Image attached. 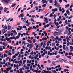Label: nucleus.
Wrapping results in <instances>:
<instances>
[{
	"instance_id": "nucleus-3",
	"label": "nucleus",
	"mask_w": 73,
	"mask_h": 73,
	"mask_svg": "<svg viewBox=\"0 0 73 73\" xmlns=\"http://www.w3.org/2000/svg\"><path fill=\"white\" fill-rule=\"evenodd\" d=\"M58 11V9L56 8L55 9H53L52 10V12H57Z\"/></svg>"
},
{
	"instance_id": "nucleus-16",
	"label": "nucleus",
	"mask_w": 73,
	"mask_h": 73,
	"mask_svg": "<svg viewBox=\"0 0 73 73\" xmlns=\"http://www.w3.org/2000/svg\"><path fill=\"white\" fill-rule=\"evenodd\" d=\"M71 55H72V56H73V53H72V52H69V56H70Z\"/></svg>"
},
{
	"instance_id": "nucleus-56",
	"label": "nucleus",
	"mask_w": 73,
	"mask_h": 73,
	"mask_svg": "<svg viewBox=\"0 0 73 73\" xmlns=\"http://www.w3.org/2000/svg\"><path fill=\"white\" fill-rule=\"evenodd\" d=\"M70 49H73V47L72 46H70Z\"/></svg>"
},
{
	"instance_id": "nucleus-58",
	"label": "nucleus",
	"mask_w": 73,
	"mask_h": 73,
	"mask_svg": "<svg viewBox=\"0 0 73 73\" xmlns=\"http://www.w3.org/2000/svg\"><path fill=\"white\" fill-rule=\"evenodd\" d=\"M48 55H50V52L49 51H48Z\"/></svg>"
},
{
	"instance_id": "nucleus-25",
	"label": "nucleus",
	"mask_w": 73,
	"mask_h": 73,
	"mask_svg": "<svg viewBox=\"0 0 73 73\" xmlns=\"http://www.w3.org/2000/svg\"><path fill=\"white\" fill-rule=\"evenodd\" d=\"M59 11L60 12H61V11H62V10L61 9V7H60L59 8Z\"/></svg>"
},
{
	"instance_id": "nucleus-21",
	"label": "nucleus",
	"mask_w": 73,
	"mask_h": 73,
	"mask_svg": "<svg viewBox=\"0 0 73 73\" xmlns=\"http://www.w3.org/2000/svg\"><path fill=\"white\" fill-rule=\"evenodd\" d=\"M3 9V7H0V10L2 11Z\"/></svg>"
},
{
	"instance_id": "nucleus-29",
	"label": "nucleus",
	"mask_w": 73,
	"mask_h": 73,
	"mask_svg": "<svg viewBox=\"0 0 73 73\" xmlns=\"http://www.w3.org/2000/svg\"><path fill=\"white\" fill-rule=\"evenodd\" d=\"M8 56V55H6V54H4V58H5V57H7Z\"/></svg>"
},
{
	"instance_id": "nucleus-33",
	"label": "nucleus",
	"mask_w": 73,
	"mask_h": 73,
	"mask_svg": "<svg viewBox=\"0 0 73 73\" xmlns=\"http://www.w3.org/2000/svg\"><path fill=\"white\" fill-rule=\"evenodd\" d=\"M9 57H8V56L7 57V58H6V61H7V60H8V59H9Z\"/></svg>"
},
{
	"instance_id": "nucleus-40",
	"label": "nucleus",
	"mask_w": 73,
	"mask_h": 73,
	"mask_svg": "<svg viewBox=\"0 0 73 73\" xmlns=\"http://www.w3.org/2000/svg\"><path fill=\"white\" fill-rule=\"evenodd\" d=\"M69 6H70V5H69V4L66 5V7H69Z\"/></svg>"
},
{
	"instance_id": "nucleus-20",
	"label": "nucleus",
	"mask_w": 73,
	"mask_h": 73,
	"mask_svg": "<svg viewBox=\"0 0 73 73\" xmlns=\"http://www.w3.org/2000/svg\"><path fill=\"white\" fill-rule=\"evenodd\" d=\"M23 21L25 22L26 21V19L25 18H24L23 19Z\"/></svg>"
},
{
	"instance_id": "nucleus-44",
	"label": "nucleus",
	"mask_w": 73,
	"mask_h": 73,
	"mask_svg": "<svg viewBox=\"0 0 73 73\" xmlns=\"http://www.w3.org/2000/svg\"><path fill=\"white\" fill-rule=\"evenodd\" d=\"M24 67H25V69H27V67L25 66H24Z\"/></svg>"
},
{
	"instance_id": "nucleus-30",
	"label": "nucleus",
	"mask_w": 73,
	"mask_h": 73,
	"mask_svg": "<svg viewBox=\"0 0 73 73\" xmlns=\"http://www.w3.org/2000/svg\"><path fill=\"white\" fill-rule=\"evenodd\" d=\"M35 40H36V39H34L33 40V43H35V42H36V41H35Z\"/></svg>"
},
{
	"instance_id": "nucleus-41",
	"label": "nucleus",
	"mask_w": 73,
	"mask_h": 73,
	"mask_svg": "<svg viewBox=\"0 0 73 73\" xmlns=\"http://www.w3.org/2000/svg\"><path fill=\"white\" fill-rule=\"evenodd\" d=\"M21 9V7H20L19 8L18 10V12H19V11H20Z\"/></svg>"
},
{
	"instance_id": "nucleus-34",
	"label": "nucleus",
	"mask_w": 73,
	"mask_h": 73,
	"mask_svg": "<svg viewBox=\"0 0 73 73\" xmlns=\"http://www.w3.org/2000/svg\"><path fill=\"white\" fill-rule=\"evenodd\" d=\"M55 21L54 22V23L55 24V25H56V19L54 20Z\"/></svg>"
},
{
	"instance_id": "nucleus-37",
	"label": "nucleus",
	"mask_w": 73,
	"mask_h": 73,
	"mask_svg": "<svg viewBox=\"0 0 73 73\" xmlns=\"http://www.w3.org/2000/svg\"><path fill=\"white\" fill-rule=\"evenodd\" d=\"M22 70H23V69H22V68H20L19 69V70H20V72H22Z\"/></svg>"
},
{
	"instance_id": "nucleus-61",
	"label": "nucleus",
	"mask_w": 73,
	"mask_h": 73,
	"mask_svg": "<svg viewBox=\"0 0 73 73\" xmlns=\"http://www.w3.org/2000/svg\"><path fill=\"white\" fill-rule=\"evenodd\" d=\"M59 1L60 3H62V0H59Z\"/></svg>"
},
{
	"instance_id": "nucleus-54",
	"label": "nucleus",
	"mask_w": 73,
	"mask_h": 73,
	"mask_svg": "<svg viewBox=\"0 0 73 73\" xmlns=\"http://www.w3.org/2000/svg\"><path fill=\"white\" fill-rule=\"evenodd\" d=\"M23 28H27V27L25 26H23Z\"/></svg>"
},
{
	"instance_id": "nucleus-7",
	"label": "nucleus",
	"mask_w": 73,
	"mask_h": 73,
	"mask_svg": "<svg viewBox=\"0 0 73 73\" xmlns=\"http://www.w3.org/2000/svg\"><path fill=\"white\" fill-rule=\"evenodd\" d=\"M66 12L67 13V14H68V15H70V13L69 12V11H66Z\"/></svg>"
},
{
	"instance_id": "nucleus-24",
	"label": "nucleus",
	"mask_w": 73,
	"mask_h": 73,
	"mask_svg": "<svg viewBox=\"0 0 73 73\" xmlns=\"http://www.w3.org/2000/svg\"><path fill=\"white\" fill-rule=\"evenodd\" d=\"M8 70H11V69H12V67H8Z\"/></svg>"
},
{
	"instance_id": "nucleus-14",
	"label": "nucleus",
	"mask_w": 73,
	"mask_h": 73,
	"mask_svg": "<svg viewBox=\"0 0 73 73\" xmlns=\"http://www.w3.org/2000/svg\"><path fill=\"white\" fill-rule=\"evenodd\" d=\"M47 40V38H42V40L44 41V40Z\"/></svg>"
},
{
	"instance_id": "nucleus-10",
	"label": "nucleus",
	"mask_w": 73,
	"mask_h": 73,
	"mask_svg": "<svg viewBox=\"0 0 73 73\" xmlns=\"http://www.w3.org/2000/svg\"><path fill=\"white\" fill-rule=\"evenodd\" d=\"M3 45L5 46H7V44H6V43L5 42H3Z\"/></svg>"
},
{
	"instance_id": "nucleus-45",
	"label": "nucleus",
	"mask_w": 73,
	"mask_h": 73,
	"mask_svg": "<svg viewBox=\"0 0 73 73\" xmlns=\"http://www.w3.org/2000/svg\"><path fill=\"white\" fill-rule=\"evenodd\" d=\"M32 17L33 19H34V18H35V15H32Z\"/></svg>"
},
{
	"instance_id": "nucleus-18",
	"label": "nucleus",
	"mask_w": 73,
	"mask_h": 73,
	"mask_svg": "<svg viewBox=\"0 0 73 73\" xmlns=\"http://www.w3.org/2000/svg\"><path fill=\"white\" fill-rule=\"evenodd\" d=\"M60 32H63L64 31V29H60Z\"/></svg>"
},
{
	"instance_id": "nucleus-4",
	"label": "nucleus",
	"mask_w": 73,
	"mask_h": 73,
	"mask_svg": "<svg viewBox=\"0 0 73 73\" xmlns=\"http://www.w3.org/2000/svg\"><path fill=\"white\" fill-rule=\"evenodd\" d=\"M56 33H57L56 34V35H57L58 36H59V35H61V34H62V33H58L57 32H55L54 33V34H55Z\"/></svg>"
},
{
	"instance_id": "nucleus-8",
	"label": "nucleus",
	"mask_w": 73,
	"mask_h": 73,
	"mask_svg": "<svg viewBox=\"0 0 73 73\" xmlns=\"http://www.w3.org/2000/svg\"><path fill=\"white\" fill-rule=\"evenodd\" d=\"M3 61V62H1V64H5V60H4Z\"/></svg>"
},
{
	"instance_id": "nucleus-38",
	"label": "nucleus",
	"mask_w": 73,
	"mask_h": 73,
	"mask_svg": "<svg viewBox=\"0 0 73 73\" xmlns=\"http://www.w3.org/2000/svg\"><path fill=\"white\" fill-rule=\"evenodd\" d=\"M8 36H9H9H10V32L9 31L8 32Z\"/></svg>"
},
{
	"instance_id": "nucleus-5",
	"label": "nucleus",
	"mask_w": 73,
	"mask_h": 73,
	"mask_svg": "<svg viewBox=\"0 0 73 73\" xmlns=\"http://www.w3.org/2000/svg\"><path fill=\"white\" fill-rule=\"evenodd\" d=\"M8 8L6 7L5 8L4 10V12H6L8 11Z\"/></svg>"
},
{
	"instance_id": "nucleus-17",
	"label": "nucleus",
	"mask_w": 73,
	"mask_h": 73,
	"mask_svg": "<svg viewBox=\"0 0 73 73\" xmlns=\"http://www.w3.org/2000/svg\"><path fill=\"white\" fill-rule=\"evenodd\" d=\"M65 46H66V45H64L62 47L64 50H65Z\"/></svg>"
},
{
	"instance_id": "nucleus-1",
	"label": "nucleus",
	"mask_w": 73,
	"mask_h": 73,
	"mask_svg": "<svg viewBox=\"0 0 73 73\" xmlns=\"http://www.w3.org/2000/svg\"><path fill=\"white\" fill-rule=\"evenodd\" d=\"M2 1H3L4 2H5V3H6L7 4H8L9 3H11V1L9 0H2Z\"/></svg>"
},
{
	"instance_id": "nucleus-48",
	"label": "nucleus",
	"mask_w": 73,
	"mask_h": 73,
	"mask_svg": "<svg viewBox=\"0 0 73 73\" xmlns=\"http://www.w3.org/2000/svg\"><path fill=\"white\" fill-rule=\"evenodd\" d=\"M1 72H3V71H4V69H3V68H1Z\"/></svg>"
},
{
	"instance_id": "nucleus-62",
	"label": "nucleus",
	"mask_w": 73,
	"mask_h": 73,
	"mask_svg": "<svg viewBox=\"0 0 73 73\" xmlns=\"http://www.w3.org/2000/svg\"><path fill=\"white\" fill-rule=\"evenodd\" d=\"M63 41H65V42H66V39L65 38L63 39Z\"/></svg>"
},
{
	"instance_id": "nucleus-27",
	"label": "nucleus",
	"mask_w": 73,
	"mask_h": 73,
	"mask_svg": "<svg viewBox=\"0 0 73 73\" xmlns=\"http://www.w3.org/2000/svg\"><path fill=\"white\" fill-rule=\"evenodd\" d=\"M31 21H33V22H35V21H34V20H33V19L32 18L31 19Z\"/></svg>"
},
{
	"instance_id": "nucleus-49",
	"label": "nucleus",
	"mask_w": 73,
	"mask_h": 73,
	"mask_svg": "<svg viewBox=\"0 0 73 73\" xmlns=\"http://www.w3.org/2000/svg\"><path fill=\"white\" fill-rule=\"evenodd\" d=\"M3 49H2V48H1V47L0 48V51H1V52L3 51Z\"/></svg>"
},
{
	"instance_id": "nucleus-42",
	"label": "nucleus",
	"mask_w": 73,
	"mask_h": 73,
	"mask_svg": "<svg viewBox=\"0 0 73 73\" xmlns=\"http://www.w3.org/2000/svg\"><path fill=\"white\" fill-rule=\"evenodd\" d=\"M53 17H54V19H55L54 18H55V17H56V15L54 14L53 15Z\"/></svg>"
},
{
	"instance_id": "nucleus-9",
	"label": "nucleus",
	"mask_w": 73,
	"mask_h": 73,
	"mask_svg": "<svg viewBox=\"0 0 73 73\" xmlns=\"http://www.w3.org/2000/svg\"><path fill=\"white\" fill-rule=\"evenodd\" d=\"M30 46V49H32L33 48V45L32 44H29Z\"/></svg>"
},
{
	"instance_id": "nucleus-11",
	"label": "nucleus",
	"mask_w": 73,
	"mask_h": 73,
	"mask_svg": "<svg viewBox=\"0 0 73 73\" xmlns=\"http://www.w3.org/2000/svg\"><path fill=\"white\" fill-rule=\"evenodd\" d=\"M62 60L64 62H66V63H67V62H68V61L65 60L64 59H62Z\"/></svg>"
},
{
	"instance_id": "nucleus-57",
	"label": "nucleus",
	"mask_w": 73,
	"mask_h": 73,
	"mask_svg": "<svg viewBox=\"0 0 73 73\" xmlns=\"http://www.w3.org/2000/svg\"><path fill=\"white\" fill-rule=\"evenodd\" d=\"M60 27V26H58L56 27L57 29H58Z\"/></svg>"
},
{
	"instance_id": "nucleus-64",
	"label": "nucleus",
	"mask_w": 73,
	"mask_h": 73,
	"mask_svg": "<svg viewBox=\"0 0 73 73\" xmlns=\"http://www.w3.org/2000/svg\"><path fill=\"white\" fill-rule=\"evenodd\" d=\"M26 10V8H24L23 9V11H25Z\"/></svg>"
},
{
	"instance_id": "nucleus-43",
	"label": "nucleus",
	"mask_w": 73,
	"mask_h": 73,
	"mask_svg": "<svg viewBox=\"0 0 73 73\" xmlns=\"http://www.w3.org/2000/svg\"><path fill=\"white\" fill-rule=\"evenodd\" d=\"M53 16V15H52V14H50V17H52Z\"/></svg>"
},
{
	"instance_id": "nucleus-15",
	"label": "nucleus",
	"mask_w": 73,
	"mask_h": 73,
	"mask_svg": "<svg viewBox=\"0 0 73 73\" xmlns=\"http://www.w3.org/2000/svg\"><path fill=\"white\" fill-rule=\"evenodd\" d=\"M35 12V10H32V11H30V13H32L33 12V13H34Z\"/></svg>"
},
{
	"instance_id": "nucleus-23",
	"label": "nucleus",
	"mask_w": 73,
	"mask_h": 73,
	"mask_svg": "<svg viewBox=\"0 0 73 73\" xmlns=\"http://www.w3.org/2000/svg\"><path fill=\"white\" fill-rule=\"evenodd\" d=\"M25 41H24L22 42V45H24V44H25Z\"/></svg>"
},
{
	"instance_id": "nucleus-32",
	"label": "nucleus",
	"mask_w": 73,
	"mask_h": 73,
	"mask_svg": "<svg viewBox=\"0 0 73 73\" xmlns=\"http://www.w3.org/2000/svg\"><path fill=\"white\" fill-rule=\"evenodd\" d=\"M22 28H23V27L21 26L19 28V30L20 31H21V29H22Z\"/></svg>"
},
{
	"instance_id": "nucleus-46",
	"label": "nucleus",
	"mask_w": 73,
	"mask_h": 73,
	"mask_svg": "<svg viewBox=\"0 0 73 73\" xmlns=\"http://www.w3.org/2000/svg\"><path fill=\"white\" fill-rule=\"evenodd\" d=\"M41 66L42 68L43 69L44 68V65L42 64L41 65Z\"/></svg>"
},
{
	"instance_id": "nucleus-36",
	"label": "nucleus",
	"mask_w": 73,
	"mask_h": 73,
	"mask_svg": "<svg viewBox=\"0 0 73 73\" xmlns=\"http://www.w3.org/2000/svg\"><path fill=\"white\" fill-rule=\"evenodd\" d=\"M67 57L68 58H70V59H71V57H70V56H67Z\"/></svg>"
},
{
	"instance_id": "nucleus-6",
	"label": "nucleus",
	"mask_w": 73,
	"mask_h": 73,
	"mask_svg": "<svg viewBox=\"0 0 73 73\" xmlns=\"http://www.w3.org/2000/svg\"><path fill=\"white\" fill-rule=\"evenodd\" d=\"M11 40H13V39H15V40H16L17 38H15V36H13V37H10Z\"/></svg>"
},
{
	"instance_id": "nucleus-31",
	"label": "nucleus",
	"mask_w": 73,
	"mask_h": 73,
	"mask_svg": "<svg viewBox=\"0 0 73 73\" xmlns=\"http://www.w3.org/2000/svg\"><path fill=\"white\" fill-rule=\"evenodd\" d=\"M10 19H11V18H10L6 20V21H9V20H10Z\"/></svg>"
},
{
	"instance_id": "nucleus-12",
	"label": "nucleus",
	"mask_w": 73,
	"mask_h": 73,
	"mask_svg": "<svg viewBox=\"0 0 73 73\" xmlns=\"http://www.w3.org/2000/svg\"><path fill=\"white\" fill-rule=\"evenodd\" d=\"M3 31H4V32H3ZM3 32V34L4 33H5V32H6V31H5V29H4L3 30H2V33Z\"/></svg>"
},
{
	"instance_id": "nucleus-52",
	"label": "nucleus",
	"mask_w": 73,
	"mask_h": 73,
	"mask_svg": "<svg viewBox=\"0 0 73 73\" xmlns=\"http://www.w3.org/2000/svg\"><path fill=\"white\" fill-rule=\"evenodd\" d=\"M52 24V22H51L49 23V25H51V24Z\"/></svg>"
},
{
	"instance_id": "nucleus-53",
	"label": "nucleus",
	"mask_w": 73,
	"mask_h": 73,
	"mask_svg": "<svg viewBox=\"0 0 73 73\" xmlns=\"http://www.w3.org/2000/svg\"><path fill=\"white\" fill-rule=\"evenodd\" d=\"M19 38V36H16V38L18 39V38Z\"/></svg>"
},
{
	"instance_id": "nucleus-59",
	"label": "nucleus",
	"mask_w": 73,
	"mask_h": 73,
	"mask_svg": "<svg viewBox=\"0 0 73 73\" xmlns=\"http://www.w3.org/2000/svg\"><path fill=\"white\" fill-rule=\"evenodd\" d=\"M13 72V70H10V73H12Z\"/></svg>"
},
{
	"instance_id": "nucleus-55",
	"label": "nucleus",
	"mask_w": 73,
	"mask_h": 73,
	"mask_svg": "<svg viewBox=\"0 0 73 73\" xmlns=\"http://www.w3.org/2000/svg\"><path fill=\"white\" fill-rule=\"evenodd\" d=\"M27 41H28V42H30V41L31 42H32V40H29V39H28V40H27Z\"/></svg>"
},
{
	"instance_id": "nucleus-60",
	"label": "nucleus",
	"mask_w": 73,
	"mask_h": 73,
	"mask_svg": "<svg viewBox=\"0 0 73 73\" xmlns=\"http://www.w3.org/2000/svg\"><path fill=\"white\" fill-rule=\"evenodd\" d=\"M33 54V51H32V52L30 53V54L31 55H32V54Z\"/></svg>"
},
{
	"instance_id": "nucleus-50",
	"label": "nucleus",
	"mask_w": 73,
	"mask_h": 73,
	"mask_svg": "<svg viewBox=\"0 0 73 73\" xmlns=\"http://www.w3.org/2000/svg\"><path fill=\"white\" fill-rule=\"evenodd\" d=\"M33 28H35V29H37V27H35V26H33Z\"/></svg>"
},
{
	"instance_id": "nucleus-39",
	"label": "nucleus",
	"mask_w": 73,
	"mask_h": 73,
	"mask_svg": "<svg viewBox=\"0 0 73 73\" xmlns=\"http://www.w3.org/2000/svg\"><path fill=\"white\" fill-rule=\"evenodd\" d=\"M61 40H62V39L61 38H59L58 39V40L59 41H60V40L61 41Z\"/></svg>"
},
{
	"instance_id": "nucleus-28",
	"label": "nucleus",
	"mask_w": 73,
	"mask_h": 73,
	"mask_svg": "<svg viewBox=\"0 0 73 73\" xmlns=\"http://www.w3.org/2000/svg\"><path fill=\"white\" fill-rule=\"evenodd\" d=\"M56 58H59L60 57V55H58L56 56Z\"/></svg>"
},
{
	"instance_id": "nucleus-2",
	"label": "nucleus",
	"mask_w": 73,
	"mask_h": 73,
	"mask_svg": "<svg viewBox=\"0 0 73 73\" xmlns=\"http://www.w3.org/2000/svg\"><path fill=\"white\" fill-rule=\"evenodd\" d=\"M54 5L55 6H56V7L57 8H59V7H60V5L58 3H56V4H54Z\"/></svg>"
},
{
	"instance_id": "nucleus-13",
	"label": "nucleus",
	"mask_w": 73,
	"mask_h": 73,
	"mask_svg": "<svg viewBox=\"0 0 73 73\" xmlns=\"http://www.w3.org/2000/svg\"><path fill=\"white\" fill-rule=\"evenodd\" d=\"M11 29V26H8V30H9L10 29Z\"/></svg>"
},
{
	"instance_id": "nucleus-22",
	"label": "nucleus",
	"mask_w": 73,
	"mask_h": 73,
	"mask_svg": "<svg viewBox=\"0 0 73 73\" xmlns=\"http://www.w3.org/2000/svg\"><path fill=\"white\" fill-rule=\"evenodd\" d=\"M65 50H66L67 51L68 50V47L66 46L65 48Z\"/></svg>"
},
{
	"instance_id": "nucleus-47",
	"label": "nucleus",
	"mask_w": 73,
	"mask_h": 73,
	"mask_svg": "<svg viewBox=\"0 0 73 73\" xmlns=\"http://www.w3.org/2000/svg\"><path fill=\"white\" fill-rule=\"evenodd\" d=\"M16 4H14V5H12V7H15V5H16Z\"/></svg>"
},
{
	"instance_id": "nucleus-35",
	"label": "nucleus",
	"mask_w": 73,
	"mask_h": 73,
	"mask_svg": "<svg viewBox=\"0 0 73 73\" xmlns=\"http://www.w3.org/2000/svg\"><path fill=\"white\" fill-rule=\"evenodd\" d=\"M11 37L10 38H8L7 39V41H9V40H11Z\"/></svg>"
},
{
	"instance_id": "nucleus-26",
	"label": "nucleus",
	"mask_w": 73,
	"mask_h": 73,
	"mask_svg": "<svg viewBox=\"0 0 73 73\" xmlns=\"http://www.w3.org/2000/svg\"><path fill=\"white\" fill-rule=\"evenodd\" d=\"M52 45L53 46H55V43H52Z\"/></svg>"
},
{
	"instance_id": "nucleus-19",
	"label": "nucleus",
	"mask_w": 73,
	"mask_h": 73,
	"mask_svg": "<svg viewBox=\"0 0 73 73\" xmlns=\"http://www.w3.org/2000/svg\"><path fill=\"white\" fill-rule=\"evenodd\" d=\"M20 16L21 17H24V15H23V14L22 13L20 14Z\"/></svg>"
},
{
	"instance_id": "nucleus-63",
	"label": "nucleus",
	"mask_w": 73,
	"mask_h": 73,
	"mask_svg": "<svg viewBox=\"0 0 73 73\" xmlns=\"http://www.w3.org/2000/svg\"><path fill=\"white\" fill-rule=\"evenodd\" d=\"M54 3L55 4H57V1L56 0H55V1H54Z\"/></svg>"
},
{
	"instance_id": "nucleus-51",
	"label": "nucleus",
	"mask_w": 73,
	"mask_h": 73,
	"mask_svg": "<svg viewBox=\"0 0 73 73\" xmlns=\"http://www.w3.org/2000/svg\"><path fill=\"white\" fill-rule=\"evenodd\" d=\"M27 65L28 66H31V64H27Z\"/></svg>"
}]
</instances>
